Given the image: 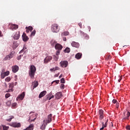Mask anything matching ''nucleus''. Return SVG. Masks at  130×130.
I'll list each match as a JSON object with an SVG mask.
<instances>
[{
    "mask_svg": "<svg viewBox=\"0 0 130 130\" xmlns=\"http://www.w3.org/2000/svg\"><path fill=\"white\" fill-rule=\"evenodd\" d=\"M13 88H14V82L9 83V89H8L6 91V92H7L8 93H10V92H13V91H14V89H13Z\"/></svg>",
    "mask_w": 130,
    "mask_h": 130,
    "instance_id": "obj_6",
    "label": "nucleus"
},
{
    "mask_svg": "<svg viewBox=\"0 0 130 130\" xmlns=\"http://www.w3.org/2000/svg\"><path fill=\"white\" fill-rule=\"evenodd\" d=\"M112 102L113 103H114V104H115V103L116 104H117V103H118V102H117V101L115 99L113 100Z\"/></svg>",
    "mask_w": 130,
    "mask_h": 130,
    "instance_id": "obj_40",
    "label": "nucleus"
},
{
    "mask_svg": "<svg viewBox=\"0 0 130 130\" xmlns=\"http://www.w3.org/2000/svg\"><path fill=\"white\" fill-rule=\"evenodd\" d=\"M119 106V104H118V103L116 104V108H118Z\"/></svg>",
    "mask_w": 130,
    "mask_h": 130,
    "instance_id": "obj_53",
    "label": "nucleus"
},
{
    "mask_svg": "<svg viewBox=\"0 0 130 130\" xmlns=\"http://www.w3.org/2000/svg\"><path fill=\"white\" fill-rule=\"evenodd\" d=\"M63 34L64 36H68V35H70V32H69V31H65L63 33Z\"/></svg>",
    "mask_w": 130,
    "mask_h": 130,
    "instance_id": "obj_34",
    "label": "nucleus"
},
{
    "mask_svg": "<svg viewBox=\"0 0 130 130\" xmlns=\"http://www.w3.org/2000/svg\"><path fill=\"white\" fill-rule=\"evenodd\" d=\"M54 98V95H52L50 96V98L49 99V100H50L51 99H52V98Z\"/></svg>",
    "mask_w": 130,
    "mask_h": 130,
    "instance_id": "obj_50",
    "label": "nucleus"
},
{
    "mask_svg": "<svg viewBox=\"0 0 130 130\" xmlns=\"http://www.w3.org/2000/svg\"><path fill=\"white\" fill-rule=\"evenodd\" d=\"M11 79V77L9 76L5 79V81L6 82H10Z\"/></svg>",
    "mask_w": 130,
    "mask_h": 130,
    "instance_id": "obj_31",
    "label": "nucleus"
},
{
    "mask_svg": "<svg viewBox=\"0 0 130 130\" xmlns=\"http://www.w3.org/2000/svg\"><path fill=\"white\" fill-rule=\"evenodd\" d=\"M60 78H62V74H61V75L59 76V78L60 79Z\"/></svg>",
    "mask_w": 130,
    "mask_h": 130,
    "instance_id": "obj_56",
    "label": "nucleus"
},
{
    "mask_svg": "<svg viewBox=\"0 0 130 130\" xmlns=\"http://www.w3.org/2000/svg\"><path fill=\"white\" fill-rule=\"evenodd\" d=\"M60 82L62 84H64V83H66V80H64V78H61L60 80Z\"/></svg>",
    "mask_w": 130,
    "mask_h": 130,
    "instance_id": "obj_36",
    "label": "nucleus"
},
{
    "mask_svg": "<svg viewBox=\"0 0 130 130\" xmlns=\"http://www.w3.org/2000/svg\"><path fill=\"white\" fill-rule=\"evenodd\" d=\"M47 123H50L51 121H52V114H50L49 115H48L47 119L46 120Z\"/></svg>",
    "mask_w": 130,
    "mask_h": 130,
    "instance_id": "obj_12",
    "label": "nucleus"
},
{
    "mask_svg": "<svg viewBox=\"0 0 130 130\" xmlns=\"http://www.w3.org/2000/svg\"><path fill=\"white\" fill-rule=\"evenodd\" d=\"M21 58H22V55H20L19 56H18L17 57L18 60H20V59H21Z\"/></svg>",
    "mask_w": 130,
    "mask_h": 130,
    "instance_id": "obj_46",
    "label": "nucleus"
},
{
    "mask_svg": "<svg viewBox=\"0 0 130 130\" xmlns=\"http://www.w3.org/2000/svg\"><path fill=\"white\" fill-rule=\"evenodd\" d=\"M60 88H61L62 89H64V84H61Z\"/></svg>",
    "mask_w": 130,
    "mask_h": 130,
    "instance_id": "obj_47",
    "label": "nucleus"
},
{
    "mask_svg": "<svg viewBox=\"0 0 130 130\" xmlns=\"http://www.w3.org/2000/svg\"><path fill=\"white\" fill-rule=\"evenodd\" d=\"M45 128H46V125L44 124H43L40 127V129L42 130H44Z\"/></svg>",
    "mask_w": 130,
    "mask_h": 130,
    "instance_id": "obj_27",
    "label": "nucleus"
},
{
    "mask_svg": "<svg viewBox=\"0 0 130 130\" xmlns=\"http://www.w3.org/2000/svg\"><path fill=\"white\" fill-rule=\"evenodd\" d=\"M17 106V103H14L13 104H12V108H15V107H16Z\"/></svg>",
    "mask_w": 130,
    "mask_h": 130,
    "instance_id": "obj_44",
    "label": "nucleus"
},
{
    "mask_svg": "<svg viewBox=\"0 0 130 130\" xmlns=\"http://www.w3.org/2000/svg\"><path fill=\"white\" fill-rule=\"evenodd\" d=\"M123 119L128 120L130 116V112L128 111H125L123 113Z\"/></svg>",
    "mask_w": 130,
    "mask_h": 130,
    "instance_id": "obj_7",
    "label": "nucleus"
},
{
    "mask_svg": "<svg viewBox=\"0 0 130 130\" xmlns=\"http://www.w3.org/2000/svg\"><path fill=\"white\" fill-rule=\"evenodd\" d=\"M2 106V103L0 102V107Z\"/></svg>",
    "mask_w": 130,
    "mask_h": 130,
    "instance_id": "obj_61",
    "label": "nucleus"
},
{
    "mask_svg": "<svg viewBox=\"0 0 130 130\" xmlns=\"http://www.w3.org/2000/svg\"><path fill=\"white\" fill-rule=\"evenodd\" d=\"M26 29V33H29V31H30V32H31L32 30H33V27L29 26H26L25 27Z\"/></svg>",
    "mask_w": 130,
    "mask_h": 130,
    "instance_id": "obj_21",
    "label": "nucleus"
},
{
    "mask_svg": "<svg viewBox=\"0 0 130 130\" xmlns=\"http://www.w3.org/2000/svg\"><path fill=\"white\" fill-rule=\"evenodd\" d=\"M7 77V76L4 73L1 74L2 79H5V77Z\"/></svg>",
    "mask_w": 130,
    "mask_h": 130,
    "instance_id": "obj_35",
    "label": "nucleus"
},
{
    "mask_svg": "<svg viewBox=\"0 0 130 130\" xmlns=\"http://www.w3.org/2000/svg\"><path fill=\"white\" fill-rule=\"evenodd\" d=\"M76 58L77 59H80L82 57V53H78L75 55Z\"/></svg>",
    "mask_w": 130,
    "mask_h": 130,
    "instance_id": "obj_23",
    "label": "nucleus"
},
{
    "mask_svg": "<svg viewBox=\"0 0 130 130\" xmlns=\"http://www.w3.org/2000/svg\"><path fill=\"white\" fill-rule=\"evenodd\" d=\"M36 72V67L34 65L30 66V68L29 70V75L31 79H34L35 76V73Z\"/></svg>",
    "mask_w": 130,
    "mask_h": 130,
    "instance_id": "obj_1",
    "label": "nucleus"
},
{
    "mask_svg": "<svg viewBox=\"0 0 130 130\" xmlns=\"http://www.w3.org/2000/svg\"><path fill=\"white\" fill-rule=\"evenodd\" d=\"M9 28H10L12 31H14V30H17V29L19 28V26L17 24H9Z\"/></svg>",
    "mask_w": 130,
    "mask_h": 130,
    "instance_id": "obj_5",
    "label": "nucleus"
},
{
    "mask_svg": "<svg viewBox=\"0 0 130 130\" xmlns=\"http://www.w3.org/2000/svg\"><path fill=\"white\" fill-rule=\"evenodd\" d=\"M50 71L51 72H55V71L54 70V68H52V69H50Z\"/></svg>",
    "mask_w": 130,
    "mask_h": 130,
    "instance_id": "obj_51",
    "label": "nucleus"
},
{
    "mask_svg": "<svg viewBox=\"0 0 130 130\" xmlns=\"http://www.w3.org/2000/svg\"><path fill=\"white\" fill-rule=\"evenodd\" d=\"M35 34H36V30H34L30 34V36H35Z\"/></svg>",
    "mask_w": 130,
    "mask_h": 130,
    "instance_id": "obj_30",
    "label": "nucleus"
},
{
    "mask_svg": "<svg viewBox=\"0 0 130 130\" xmlns=\"http://www.w3.org/2000/svg\"><path fill=\"white\" fill-rule=\"evenodd\" d=\"M104 127H106V126H104V122H102V127L100 128V130L104 129Z\"/></svg>",
    "mask_w": 130,
    "mask_h": 130,
    "instance_id": "obj_38",
    "label": "nucleus"
},
{
    "mask_svg": "<svg viewBox=\"0 0 130 130\" xmlns=\"http://www.w3.org/2000/svg\"><path fill=\"white\" fill-rule=\"evenodd\" d=\"M99 115H100V119H103V117L104 116H103L104 111L102 110H100L99 112Z\"/></svg>",
    "mask_w": 130,
    "mask_h": 130,
    "instance_id": "obj_20",
    "label": "nucleus"
},
{
    "mask_svg": "<svg viewBox=\"0 0 130 130\" xmlns=\"http://www.w3.org/2000/svg\"><path fill=\"white\" fill-rule=\"evenodd\" d=\"M10 126L13 127H21V123L14 122L10 123Z\"/></svg>",
    "mask_w": 130,
    "mask_h": 130,
    "instance_id": "obj_4",
    "label": "nucleus"
},
{
    "mask_svg": "<svg viewBox=\"0 0 130 130\" xmlns=\"http://www.w3.org/2000/svg\"><path fill=\"white\" fill-rule=\"evenodd\" d=\"M3 129V125H1L0 126V130H2Z\"/></svg>",
    "mask_w": 130,
    "mask_h": 130,
    "instance_id": "obj_57",
    "label": "nucleus"
},
{
    "mask_svg": "<svg viewBox=\"0 0 130 130\" xmlns=\"http://www.w3.org/2000/svg\"><path fill=\"white\" fill-rule=\"evenodd\" d=\"M50 96H52V92H50L49 94L47 95L46 97H47V100H49V98H50Z\"/></svg>",
    "mask_w": 130,
    "mask_h": 130,
    "instance_id": "obj_29",
    "label": "nucleus"
},
{
    "mask_svg": "<svg viewBox=\"0 0 130 130\" xmlns=\"http://www.w3.org/2000/svg\"><path fill=\"white\" fill-rule=\"evenodd\" d=\"M22 39L24 42H26L29 40V38H28V36L26 35V34L23 33L22 35Z\"/></svg>",
    "mask_w": 130,
    "mask_h": 130,
    "instance_id": "obj_14",
    "label": "nucleus"
},
{
    "mask_svg": "<svg viewBox=\"0 0 130 130\" xmlns=\"http://www.w3.org/2000/svg\"><path fill=\"white\" fill-rule=\"evenodd\" d=\"M53 130H55V129H53Z\"/></svg>",
    "mask_w": 130,
    "mask_h": 130,
    "instance_id": "obj_64",
    "label": "nucleus"
},
{
    "mask_svg": "<svg viewBox=\"0 0 130 130\" xmlns=\"http://www.w3.org/2000/svg\"><path fill=\"white\" fill-rule=\"evenodd\" d=\"M4 73L5 74V75L9 76V75H10V71H7Z\"/></svg>",
    "mask_w": 130,
    "mask_h": 130,
    "instance_id": "obj_43",
    "label": "nucleus"
},
{
    "mask_svg": "<svg viewBox=\"0 0 130 130\" xmlns=\"http://www.w3.org/2000/svg\"><path fill=\"white\" fill-rule=\"evenodd\" d=\"M51 46H55L56 45V42L53 40H52L50 42Z\"/></svg>",
    "mask_w": 130,
    "mask_h": 130,
    "instance_id": "obj_25",
    "label": "nucleus"
},
{
    "mask_svg": "<svg viewBox=\"0 0 130 130\" xmlns=\"http://www.w3.org/2000/svg\"><path fill=\"white\" fill-rule=\"evenodd\" d=\"M25 49H27V48L24 47L23 49L21 51H20V52H23V51H24V50H25Z\"/></svg>",
    "mask_w": 130,
    "mask_h": 130,
    "instance_id": "obj_49",
    "label": "nucleus"
},
{
    "mask_svg": "<svg viewBox=\"0 0 130 130\" xmlns=\"http://www.w3.org/2000/svg\"><path fill=\"white\" fill-rule=\"evenodd\" d=\"M12 71L13 73H17L19 71V66L15 65L12 67Z\"/></svg>",
    "mask_w": 130,
    "mask_h": 130,
    "instance_id": "obj_11",
    "label": "nucleus"
},
{
    "mask_svg": "<svg viewBox=\"0 0 130 130\" xmlns=\"http://www.w3.org/2000/svg\"><path fill=\"white\" fill-rule=\"evenodd\" d=\"M106 120V122H105V123L104 124V126H106H106H107V122H108V119H106L105 120Z\"/></svg>",
    "mask_w": 130,
    "mask_h": 130,
    "instance_id": "obj_41",
    "label": "nucleus"
},
{
    "mask_svg": "<svg viewBox=\"0 0 130 130\" xmlns=\"http://www.w3.org/2000/svg\"><path fill=\"white\" fill-rule=\"evenodd\" d=\"M51 30L54 33H57L59 31V28H58V24H53L51 25Z\"/></svg>",
    "mask_w": 130,
    "mask_h": 130,
    "instance_id": "obj_2",
    "label": "nucleus"
},
{
    "mask_svg": "<svg viewBox=\"0 0 130 130\" xmlns=\"http://www.w3.org/2000/svg\"><path fill=\"white\" fill-rule=\"evenodd\" d=\"M59 53H60V50H58L56 51V55H53V57L55 58V60H57V59H58V57H59L58 55H59Z\"/></svg>",
    "mask_w": 130,
    "mask_h": 130,
    "instance_id": "obj_17",
    "label": "nucleus"
},
{
    "mask_svg": "<svg viewBox=\"0 0 130 130\" xmlns=\"http://www.w3.org/2000/svg\"><path fill=\"white\" fill-rule=\"evenodd\" d=\"M19 46V44L17 43V41H14L13 42V48L16 49V48Z\"/></svg>",
    "mask_w": 130,
    "mask_h": 130,
    "instance_id": "obj_26",
    "label": "nucleus"
},
{
    "mask_svg": "<svg viewBox=\"0 0 130 130\" xmlns=\"http://www.w3.org/2000/svg\"><path fill=\"white\" fill-rule=\"evenodd\" d=\"M15 85H17V82H16V83H15Z\"/></svg>",
    "mask_w": 130,
    "mask_h": 130,
    "instance_id": "obj_62",
    "label": "nucleus"
},
{
    "mask_svg": "<svg viewBox=\"0 0 130 130\" xmlns=\"http://www.w3.org/2000/svg\"><path fill=\"white\" fill-rule=\"evenodd\" d=\"M14 118V116H9V119H7V121H11L12 119Z\"/></svg>",
    "mask_w": 130,
    "mask_h": 130,
    "instance_id": "obj_32",
    "label": "nucleus"
},
{
    "mask_svg": "<svg viewBox=\"0 0 130 130\" xmlns=\"http://www.w3.org/2000/svg\"><path fill=\"white\" fill-rule=\"evenodd\" d=\"M2 36V31L0 30V37Z\"/></svg>",
    "mask_w": 130,
    "mask_h": 130,
    "instance_id": "obj_59",
    "label": "nucleus"
},
{
    "mask_svg": "<svg viewBox=\"0 0 130 130\" xmlns=\"http://www.w3.org/2000/svg\"><path fill=\"white\" fill-rule=\"evenodd\" d=\"M55 48L57 50H61L62 49V46L59 44H56L55 46Z\"/></svg>",
    "mask_w": 130,
    "mask_h": 130,
    "instance_id": "obj_15",
    "label": "nucleus"
},
{
    "mask_svg": "<svg viewBox=\"0 0 130 130\" xmlns=\"http://www.w3.org/2000/svg\"><path fill=\"white\" fill-rule=\"evenodd\" d=\"M35 119H36V118H35L34 119L31 120V121H34Z\"/></svg>",
    "mask_w": 130,
    "mask_h": 130,
    "instance_id": "obj_60",
    "label": "nucleus"
},
{
    "mask_svg": "<svg viewBox=\"0 0 130 130\" xmlns=\"http://www.w3.org/2000/svg\"><path fill=\"white\" fill-rule=\"evenodd\" d=\"M3 126V130H8L9 129V126H5V125H2Z\"/></svg>",
    "mask_w": 130,
    "mask_h": 130,
    "instance_id": "obj_33",
    "label": "nucleus"
},
{
    "mask_svg": "<svg viewBox=\"0 0 130 130\" xmlns=\"http://www.w3.org/2000/svg\"><path fill=\"white\" fill-rule=\"evenodd\" d=\"M45 121V120H44V122Z\"/></svg>",
    "mask_w": 130,
    "mask_h": 130,
    "instance_id": "obj_63",
    "label": "nucleus"
},
{
    "mask_svg": "<svg viewBox=\"0 0 130 130\" xmlns=\"http://www.w3.org/2000/svg\"><path fill=\"white\" fill-rule=\"evenodd\" d=\"M64 51V52H67V53H69V52H70L71 51V49H70V48L69 47H67Z\"/></svg>",
    "mask_w": 130,
    "mask_h": 130,
    "instance_id": "obj_28",
    "label": "nucleus"
},
{
    "mask_svg": "<svg viewBox=\"0 0 130 130\" xmlns=\"http://www.w3.org/2000/svg\"><path fill=\"white\" fill-rule=\"evenodd\" d=\"M13 38L15 40H18L20 38V31H18L14 35Z\"/></svg>",
    "mask_w": 130,
    "mask_h": 130,
    "instance_id": "obj_13",
    "label": "nucleus"
},
{
    "mask_svg": "<svg viewBox=\"0 0 130 130\" xmlns=\"http://www.w3.org/2000/svg\"><path fill=\"white\" fill-rule=\"evenodd\" d=\"M78 25H79V27H80L81 28H82V23H79L78 24Z\"/></svg>",
    "mask_w": 130,
    "mask_h": 130,
    "instance_id": "obj_52",
    "label": "nucleus"
},
{
    "mask_svg": "<svg viewBox=\"0 0 130 130\" xmlns=\"http://www.w3.org/2000/svg\"><path fill=\"white\" fill-rule=\"evenodd\" d=\"M54 71H58V70H59V67H55V68H54Z\"/></svg>",
    "mask_w": 130,
    "mask_h": 130,
    "instance_id": "obj_45",
    "label": "nucleus"
},
{
    "mask_svg": "<svg viewBox=\"0 0 130 130\" xmlns=\"http://www.w3.org/2000/svg\"><path fill=\"white\" fill-rule=\"evenodd\" d=\"M63 41H67V38L66 37L64 38H63Z\"/></svg>",
    "mask_w": 130,
    "mask_h": 130,
    "instance_id": "obj_54",
    "label": "nucleus"
},
{
    "mask_svg": "<svg viewBox=\"0 0 130 130\" xmlns=\"http://www.w3.org/2000/svg\"><path fill=\"white\" fill-rule=\"evenodd\" d=\"M11 104L12 103L10 101H7V102L6 103V105H7V106H11Z\"/></svg>",
    "mask_w": 130,
    "mask_h": 130,
    "instance_id": "obj_37",
    "label": "nucleus"
},
{
    "mask_svg": "<svg viewBox=\"0 0 130 130\" xmlns=\"http://www.w3.org/2000/svg\"><path fill=\"white\" fill-rule=\"evenodd\" d=\"M32 85H34L32 90H34L35 88L38 86V81H35L34 82L32 83Z\"/></svg>",
    "mask_w": 130,
    "mask_h": 130,
    "instance_id": "obj_24",
    "label": "nucleus"
},
{
    "mask_svg": "<svg viewBox=\"0 0 130 130\" xmlns=\"http://www.w3.org/2000/svg\"><path fill=\"white\" fill-rule=\"evenodd\" d=\"M13 54H10L5 57L4 60H10L11 58H13Z\"/></svg>",
    "mask_w": 130,
    "mask_h": 130,
    "instance_id": "obj_18",
    "label": "nucleus"
},
{
    "mask_svg": "<svg viewBox=\"0 0 130 130\" xmlns=\"http://www.w3.org/2000/svg\"><path fill=\"white\" fill-rule=\"evenodd\" d=\"M59 64L62 68H67L69 66V62L67 60L61 61Z\"/></svg>",
    "mask_w": 130,
    "mask_h": 130,
    "instance_id": "obj_3",
    "label": "nucleus"
},
{
    "mask_svg": "<svg viewBox=\"0 0 130 130\" xmlns=\"http://www.w3.org/2000/svg\"><path fill=\"white\" fill-rule=\"evenodd\" d=\"M47 93V91H46V90H44L42 91L39 95V98H42V97H44V96L46 95Z\"/></svg>",
    "mask_w": 130,
    "mask_h": 130,
    "instance_id": "obj_16",
    "label": "nucleus"
},
{
    "mask_svg": "<svg viewBox=\"0 0 130 130\" xmlns=\"http://www.w3.org/2000/svg\"><path fill=\"white\" fill-rule=\"evenodd\" d=\"M118 81L119 82H120V81H121V78H119Z\"/></svg>",
    "mask_w": 130,
    "mask_h": 130,
    "instance_id": "obj_58",
    "label": "nucleus"
},
{
    "mask_svg": "<svg viewBox=\"0 0 130 130\" xmlns=\"http://www.w3.org/2000/svg\"><path fill=\"white\" fill-rule=\"evenodd\" d=\"M53 83H56V84H58L59 83V80H55V81H53L52 82V84H53Z\"/></svg>",
    "mask_w": 130,
    "mask_h": 130,
    "instance_id": "obj_42",
    "label": "nucleus"
},
{
    "mask_svg": "<svg viewBox=\"0 0 130 130\" xmlns=\"http://www.w3.org/2000/svg\"><path fill=\"white\" fill-rule=\"evenodd\" d=\"M71 45L73 47H75L76 48H79L80 47V44L78 42H76L75 41H73L71 43Z\"/></svg>",
    "mask_w": 130,
    "mask_h": 130,
    "instance_id": "obj_9",
    "label": "nucleus"
},
{
    "mask_svg": "<svg viewBox=\"0 0 130 130\" xmlns=\"http://www.w3.org/2000/svg\"><path fill=\"white\" fill-rule=\"evenodd\" d=\"M52 59V56H47L44 59V62L45 63H47V62H49V61H50V60H51Z\"/></svg>",
    "mask_w": 130,
    "mask_h": 130,
    "instance_id": "obj_10",
    "label": "nucleus"
},
{
    "mask_svg": "<svg viewBox=\"0 0 130 130\" xmlns=\"http://www.w3.org/2000/svg\"><path fill=\"white\" fill-rule=\"evenodd\" d=\"M62 94L60 92H58L56 93L55 95V97L56 98V99H60L61 98Z\"/></svg>",
    "mask_w": 130,
    "mask_h": 130,
    "instance_id": "obj_19",
    "label": "nucleus"
},
{
    "mask_svg": "<svg viewBox=\"0 0 130 130\" xmlns=\"http://www.w3.org/2000/svg\"><path fill=\"white\" fill-rule=\"evenodd\" d=\"M11 96V94L10 93H6L5 95V98H9V97Z\"/></svg>",
    "mask_w": 130,
    "mask_h": 130,
    "instance_id": "obj_39",
    "label": "nucleus"
},
{
    "mask_svg": "<svg viewBox=\"0 0 130 130\" xmlns=\"http://www.w3.org/2000/svg\"><path fill=\"white\" fill-rule=\"evenodd\" d=\"M25 98V92H23L22 93H21V94L19 95L17 98H16V100H23L24 99V98Z\"/></svg>",
    "mask_w": 130,
    "mask_h": 130,
    "instance_id": "obj_8",
    "label": "nucleus"
},
{
    "mask_svg": "<svg viewBox=\"0 0 130 130\" xmlns=\"http://www.w3.org/2000/svg\"><path fill=\"white\" fill-rule=\"evenodd\" d=\"M126 129L127 130H130V125H127V126H126Z\"/></svg>",
    "mask_w": 130,
    "mask_h": 130,
    "instance_id": "obj_48",
    "label": "nucleus"
},
{
    "mask_svg": "<svg viewBox=\"0 0 130 130\" xmlns=\"http://www.w3.org/2000/svg\"><path fill=\"white\" fill-rule=\"evenodd\" d=\"M58 76H59V73H58L57 74L55 75V77H58Z\"/></svg>",
    "mask_w": 130,
    "mask_h": 130,
    "instance_id": "obj_55",
    "label": "nucleus"
},
{
    "mask_svg": "<svg viewBox=\"0 0 130 130\" xmlns=\"http://www.w3.org/2000/svg\"><path fill=\"white\" fill-rule=\"evenodd\" d=\"M34 129V125L33 124H30L29 126H28L25 129H24V130H33Z\"/></svg>",
    "mask_w": 130,
    "mask_h": 130,
    "instance_id": "obj_22",
    "label": "nucleus"
}]
</instances>
